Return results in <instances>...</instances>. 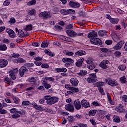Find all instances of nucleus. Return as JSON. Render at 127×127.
Listing matches in <instances>:
<instances>
[{
    "instance_id": "nucleus-49",
    "label": "nucleus",
    "mask_w": 127,
    "mask_h": 127,
    "mask_svg": "<svg viewBox=\"0 0 127 127\" xmlns=\"http://www.w3.org/2000/svg\"><path fill=\"white\" fill-rule=\"evenodd\" d=\"M26 66L28 68H32V67H34V64H33V63H28L27 64H26Z\"/></svg>"
},
{
    "instance_id": "nucleus-33",
    "label": "nucleus",
    "mask_w": 127,
    "mask_h": 127,
    "mask_svg": "<svg viewBox=\"0 0 127 127\" xmlns=\"http://www.w3.org/2000/svg\"><path fill=\"white\" fill-rule=\"evenodd\" d=\"M107 33V32L105 30H99L98 31V35L101 37H103V36H104V35H105Z\"/></svg>"
},
{
    "instance_id": "nucleus-30",
    "label": "nucleus",
    "mask_w": 127,
    "mask_h": 127,
    "mask_svg": "<svg viewBox=\"0 0 127 127\" xmlns=\"http://www.w3.org/2000/svg\"><path fill=\"white\" fill-rule=\"evenodd\" d=\"M105 85V82L98 81L95 83L96 87L97 88H102V86Z\"/></svg>"
},
{
    "instance_id": "nucleus-23",
    "label": "nucleus",
    "mask_w": 127,
    "mask_h": 127,
    "mask_svg": "<svg viewBox=\"0 0 127 127\" xmlns=\"http://www.w3.org/2000/svg\"><path fill=\"white\" fill-rule=\"evenodd\" d=\"M88 38L91 37H97L98 36V33L96 31L90 32L87 35Z\"/></svg>"
},
{
    "instance_id": "nucleus-44",
    "label": "nucleus",
    "mask_w": 127,
    "mask_h": 127,
    "mask_svg": "<svg viewBox=\"0 0 127 127\" xmlns=\"http://www.w3.org/2000/svg\"><path fill=\"white\" fill-rule=\"evenodd\" d=\"M87 68L89 70H94L96 68V65H95L94 64H90L89 65H87Z\"/></svg>"
},
{
    "instance_id": "nucleus-14",
    "label": "nucleus",
    "mask_w": 127,
    "mask_h": 127,
    "mask_svg": "<svg viewBox=\"0 0 127 127\" xmlns=\"http://www.w3.org/2000/svg\"><path fill=\"white\" fill-rule=\"evenodd\" d=\"M6 32L9 34L11 38H15L16 34L13 30L10 28H7L6 29Z\"/></svg>"
},
{
    "instance_id": "nucleus-38",
    "label": "nucleus",
    "mask_w": 127,
    "mask_h": 127,
    "mask_svg": "<svg viewBox=\"0 0 127 127\" xmlns=\"http://www.w3.org/2000/svg\"><path fill=\"white\" fill-rule=\"evenodd\" d=\"M44 52H45V53H46V54H47V55H49V56H51L52 57H53V56H54V54H52V53L51 52H50L49 51H48L47 49L44 50Z\"/></svg>"
},
{
    "instance_id": "nucleus-31",
    "label": "nucleus",
    "mask_w": 127,
    "mask_h": 127,
    "mask_svg": "<svg viewBox=\"0 0 127 127\" xmlns=\"http://www.w3.org/2000/svg\"><path fill=\"white\" fill-rule=\"evenodd\" d=\"M10 112L11 114H15V113H18V114H20V115L22 114V113H21V111H18V110H17V109L16 108H11L10 110Z\"/></svg>"
},
{
    "instance_id": "nucleus-46",
    "label": "nucleus",
    "mask_w": 127,
    "mask_h": 127,
    "mask_svg": "<svg viewBox=\"0 0 127 127\" xmlns=\"http://www.w3.org/2000/svg\"><path fill=\"white\" fill-rule=\"evenodd\" d=\"M9 22L11 24H14V23L16 22V20H15L14 17H12L10 18Z\"/></svg>"
},
{
    "instance_id": "nucleus-36",
    "label": "nucleus",
    "mask_w": 127,
    "mask_h": 127,
    "mask_svg": "<svg viewBox=\"0 0 127 127\" xmlns=\"http://www.w3.org/2000/svg\"><path fill=\"white\" fill-rule=\"evenodd\" d=\"M32 28H33V27L32 26V25L29 24L26 26L24 30L26 31H31L32 30Z\"/></svg>"
},
{
    "instance_id": "nucleus-34",
    "label": "nucleus",
    "mask_w": 127,
    "mask_h": 127,
    "mask_svg": "<svg viewBox=\"0 0 127 127\" xmlns=\"http://www.w3.org/2000/svg\"><path fill=\"white\" fill-rule=\"evenodd\" d=\"M49 44V42L43 41L42 44H41V47H42V48H45L48 47Z\"/></svg>"
},
{
    "instance_id": "nucleus-7",
    "label": "nucleus",
    "mask_w": 127,
    "mask_h": 127,
    "mask_svg": "<svg viewBox=\"0 0 127 127\" xmlns=\"http://www.w3.org/2000/svg\"><path fill=\"white\" fill-rule=\"evenodd\" d=\"M8 65V61L5 59H0V68H5Z\"/></svg>"
},
{
    "instance_id": "nucleus-53",
    "label": "nucleus",
    "mask_w": 127,
    "mask_h": 127,
    "mask_svg": "<svg viewBox=\"0 0 127 127\" xmlns=\"http://www.w3.org/2000/svg\"><path fill=\"white\" fill-rule=\"evenodd\" d=\"M11 56L12 57H14V58H18L19 56H20V55H19V53H13L11 54Z\"/></svg>"
},
{
    "instance_id": "nucleus-22",
    "label": "nucleus",
    "mask_w": 127,
    "mask_h": 127,
    "mask_svg": "<svg viewBox=\"0 0 127 127\" xmlns=\"http://www.w3.org/2000/svg\"><path fill=\"white\" fill-rule=\"evenodd\" d=\"M18 36L19 37H21V38H22L23 37H26L27 36H28V35H26L22 30L19 29L18 32Z\"/></svg>"
},
{
    "instance_id": "nucleus-32",
    "label": "nucleus",
    "mask_w": 127,
    "mask_h": 127,
    "mask_svg": "<svg viewBox=\"0 0 127 127\" xmlns=\"http://www.w3.org/2000/svg\"><path fill=\"white\" fill-rule=\"evenodd\" d=\"M32 105L33 106L36 110H38V111H41V110H42L41 106H38L35 102L32 103Z\"/></svg>"
},
{
    "instance_id": "nucleus-52",
    "label": "nucleus",
    "mask_w": 127,
    "mask_h": 127,
    "mask_svg": "<svg viewBox=\"0 0 127 127\" xmlns=\"http://www.w3.org/2000/svg\"><path fill=\"white\" fill-rule=\"evenodd\" d=\"M34 63L36 66H41L42 65V62L40 61H35Z\"/></svg>"
},
{
    "instance_id": "nucleus-8",
    "label": "nucleus",
    "mask_w": 127,
    "mask_h": 127,
    "mask_svg": "<svg viewBox=\"0 0 127 127\" xmlns=\"http://www.w3.org/2000/svg\"><path fill=\"white\" fill-rule=\"evenodd\" d=\"M65 109L66 111H68V112H70V113H74L75 111V108H74V105L72 104L69 103L66 104L65 106Z\"/></svg>"
},
{
    "instance_id": "nucleus-16",
    "label": "nucleus",
    "mask_w": 127,
    "mask_h": 127,
    "mask_svg": "<svg viewBox=\"0 0 127 127\" xmlns=\"http://www.w3.org/2000/svg\"><path fill=\"white\" fill-rule=\"evenodd\" d=\"M81 105L83 108H90L91 105H90V102L87 100L83 99L81 102Z\"/></svg>"
},
{
    "instance_id": "nucleus-9",
    "label": "nucleus",
    "mask_w": 127,
    "mask_h": 127,
    "mask_svg": "<svg viewBox=\"0 0 127 127\" xmlns=\"http://www.w3.org/2000/svg\"><path fill=\"white\" fill-rule=\"evenodd\" d=\"M69 5L72 8H79L81 6V4L77 2L70 1L69 3Z\"/></svg>"
},
{
    "instance_id": "nucleus-41",
    "label": "nucleus",
    "mask_w": 127,
    "mask_h": 127,
    "mask_svg": "<svg viewBox=\"0 0 127 127\" xmlns=\"http://www.w3.org/2000/svg\"><path fill=\"white\" fill-rule=\"evenodd\" d=\"M48 79L47 77H43L42 79V84L43 85L47 84Z\"/></svg>"
},
{
    "instance_id": "nucleus-50",
    "label": "nucleus",
    "mask_w": 127,
    "mask_h": 127,
    "mask_svg": "<svg viewBox=\"0 0 127 127\" xmlns=\"http://www.w3.org/2000/svg\"><path fill=\"white\" fill-rule=\"evenodd\" d=\"M28 4L29 5H35L36 4V0H32L31 1L28 2Z\"/></svg>"
},
{
    "instance_id": "nucleus-28",
    "label": "nucleus",
    "mask_w": 127,
    "mask_h": 127,
    "mask_svg": "<svg viewBox=\"0 0 127 127\" xmlns=\"http://www.w3.org/2000/svg\"><path fill=\"white\" fill-rule=\"evenodd\" d=\"M62 61L64 62V63H66V62H74V60L73 59L69 58H63Z\"/></svg>"
},
{
    "instance_id": "nucleus-35",
    "label": "nucleus",
    "mask_w": 127,
    "mask_h": 127,
    "mask_svg": "<svg viewBox=\"0 0 127 127\" xmlns=\"http://www.w3.org/2000/svg\"><path fill=\"white\" fill-rule=\"evenodd\" d=\"M87 72L86 70H80V72L79 73H77V75H78L79 76H86V75H87Z\"/></svg>"
},
{
    "instance_id": "nucleus-51",
    "label": "nucleus",
    "mask_w": 127,
    "mask_h": 127,
    "mask_svg": "<svg viewBox=\"0 0 127 127\" xmlns=\"http://www.w3.org/2000/svg\"><path fill=\"white\" fill-rule=\"evenodd\" d=\"M20 117V115L18 114V113H15L12 115V118L13 119H17V118H19Z\"/></svg>"
},
{
    "instance_id": "nucleus-21",
    "label": "nucleus",
    "mask_w": 127,
    "mask_h": 127,
    "mask_svg": "<svg viewBox=\"0 0 127 127\" xmlns=\"http://www.w3.org/2000/svg\"><path fill=\"white\" fill-rule=\"evenodd\" d=\"M87 52L84 50H79L75 53V55L77 56H83V55H86Z\"/></svg>"
},
{
    "instance_id": "nucleus-57",
    "label": "nucleus",
    "mask_w": 127,
    "mask_h": 127,
    "mask_svg": "<svg viewBox=\"0 0 127 127\" xmlns=\"http://www.w3.org/2000/svg\"><path fill=\"white\" fill-rule=\"evenodd\" d=\"M72 63H74V62H67L65 63V65L66 67H71L72 66V65H73Z\"/></svg>"
},
{
    "instance_id": "nucleus-17",
    "label": "nucleus",
    "mask_w": 127,
    "mask_h": 127,
    "mask_svg": "<svg viewBox=\"0 0 127 127\" xmlns=\"http://www.w3.org/2000/svg\"><path fill=\"white\" fill-rule=\"evenodd\" d=\"M70 82L73 87H77L79 84V80L76 78H73L70 80Z\"/></svg>"
},
{
    "instance_id": "nucleus-11",
    "label": "nucleus",
    "mask_w": 127,
    "mask_h": 127,
    "mask_svg": "<svg viewBox=\"0 0 127 127\" xmlns=\"http://www.w3.org/2000/svg\"><path fill=\"white\" fill-rule=\"evenodd\" d=\"M108 64H109V61L108 60H104L100 63L99 66L104 69H108V66L106 65Z\"/></svg>"
},
{
    "instance_id": "nucleus-25",
    "label": "nucleus",
    "mask_w": 127,
    "mask_h": 127,
    "mask_svg": "<svg viewBox=\"0 0 127 127\" xmlns=\"http://www.w3.org/2000/svg\"><path fill=\"white\" fill-rule=\"evenodd\" d=\"M112 120L114 123H121V119L118 115H114L112 118Z\"/></svg>"
},
{
    "instance_id": "nucleus-6",
    "label": "nucleus",
    "mask_w": 127,
    "mask_h": 127,
    "mask_svg": "<svg viewBox=\"0 0 127 127\" xmlns=\"http://www.w3.org/2000/svg\"><path fill=\"white\" fill-rule=\"evenodd\" d=\"M28 71V69L25 67V66H22L20 69L19 70V73L20 76L23 78L24 77V74H26V73H27V71Z\"/></svg>"
},
{
    "instance_id": "nucleus-58",
    "label": "nucleus",
    "mask_w": 127,
    "mask_h": 127,
    "mask_svg": "<svg viewBox=\"0 0 127 127\" xmlns=\"http://www.w3.org/2000/svg\"><path fill=\"white\" fill-rule=\"evenodd\" d=\"M32 46H34L35 47H38L40 45V44L37 42H34L32 43Z\"/></svg>"
},
{
    "instance_id": "nucleus-43",
    "label": "nucleus",
    "mask_w": 127,
    "mask_h": 127,
    "mask_svg": "<svg viewBox=\"0 0 127 127\" xmlns=\"http://www.w3.org/2000/svg\"><path fill=\"white\" fill-rule=\"evenodd\" d=\"M118 69L120 71H125V70H126V65H120L118 66Z\"/></svg>"
},
{
    "instance_id": "nucleus-20",
    "label": "nucleus",
    "mask_w": 127,
    "mask_h": 127,
    "mask_svg": "<svg viewBox=\"0 0 127 127\" xmlns=\"http://www.w3.org/2000/svg\"><path fill=\"white\" fill-rule=\"evenodd\" d=\"M55 71H56V72H57V73H66V72H67L68 70L65 67H63L62 68H56Z\"/></svg>"
},
{
    "instance_id": "nucleus-26",
    "label": "nucleus",
    "mask_w": 127,
    "mask_h": 127,
    "mask_svg": "<svg viewBox=\"0 0 127 127\" xmlns=\"http://www.w3.org/2000/svg\"><path fill=\"white\" fill-rule=\"evenodd\" d=\"M109 21L112 23V24H118V23H119V18H111Z\"/></svg>"
},
{
    "instance_id": "nucleus-1",
    "label": "nucleus",
    "mask_w": 127,
    "mask_h": 127,
    "mask_svg": "<svg viewBox=\"0 0 127 127\" xmlns=\"http://www.w3.org/2000/svg\"><path fill=\"white\" fill-rule=\"evenodd\" d=\"M44 99L46 100V103L49 105H54L59 101V98L56 96H45Z\"/></svg>"
},
{
    "instance_id": "nucleus-60",
    "label": "nucleus",
    "mask_w": 127,
    "mask_h": 127,
    "mask_svg": "<svg viewBox=\"0 0 127 127\" xmlns=\"http://www.w3.org/2000/svg\"><path fill=\"white\" fill-rule=\"evenodd\" d=\"M13 100L15 104H18V103H19V98H18V97H14L13 98Z\"/></svg>"
},
{
    "instance_id": "nucleus-48",
    "label": "nucleus",
    "mask_w": 127,
    "mask_h": 127,
    "mask_svg": "<svg viewBox=\"0 0 127 127\" xmlns=\"http://www.w3.org/2000/svg\"><path fill=\"white\" fill-rule=\"evenodd\" d=\"M10 4V1L9 0H6L3 3L4 6H8Z\"/></svg>"
},
{
    "instance_id": "nucleus-39",
    "label": "nucleus",
    "mask_w": 127,
    "mask_h": 127,
    "mask_svg": "<svg viewBox=\"0 0 127 127\" xmlns=\"http://www.w3.org/2000/svg\"><path fill=\"white\" fill-rule=\"evenodd\" d=\"M120 82L121 84H126V83H127L126 77L125 76L121 77L120 78Z\"/></svg>"
},
{
    "instance_id": "nucleus-42",
    "label": "nucleus",
    "mask_w": 127,
    "mask_h": 127,
    "mask_svg": "<svg viewBox=\"0 0 127 127\" xmlns=\"http://www.w3.org/2000/svg\"><path fill=\"white\" fill-rule=\"evenodd\" d=\"M27 81L30 83H35L36 82V80L34 77H30L28 79Z\"/></svg>"
},
{
    "instance_id": "nucleus-59",
    "label": "nucleus",
    "mask_w": 127,
    "mask_h": 127,
    "mask_svg": "<svg viewBox=\"0 0 127 127\" xmlns=\"http://www.w3.org/2000/svg\"><path fill=\"white\" fill-rule=\"evenodd\" d=\"M72 28H74V25L70 24L69 25H68L66 27V29H72Z\"/></svg>"
},
{
    "instance_id": "nucleus-63",
    "label": "nucleus",
    "mask_w": 127,
    "mask_h": 127,
    "mask_svg": "<svg viewBox=\"0 0 127 127\" xmlns=\"http://www.w3.org/2000/svg\"><path fill=\"white\" fill-rule=\"evenodd\" d=\"M114 55L116 56V57H120V56H121V52L119 51H116L114 53Z\"/></svg>"
},
{
    "instance_id": "nucleus-40",
    "label": "nucleus",
    "mask_w": 127,
    "mask_h": 127,
    "mask_svg": "<svg viewBox=\"0 0 127 127\" xmlns=\"http://www.w3.org/2000/svg\"><path fill=\"white\" fill-rule=\"evenodd\" d=\"M67 120L69 123H73L75 121V118H74V116H69Z\"/></svg>"
},
{
    "instance_id": "nucleus-56",
    "label": "nucleus",
    "mask_w": 127,
    "mask_h": 127,
    "mask_svg": "<svg viewBox=\"0 0 127 127\" xmlns=\"http://www.w3.org/2000/svg\"><path fill=\"white\" fill-rule=\"evenodd\" d=\"M35 9H33L32 10H30L29 11V15H31V16L32 15H34V13H35Z\"/></svg>"
},
{
    "instance_id": "nucleus-29",
    "label": "nucleus",
    "mask_w": 127,
    "mask_h": 127,
    "mask_svg": "<svg viewBox=\"0 0 127 127\" xmlns=\"http://www.w3.org/2000/svg\"><path fill=\"white\" fill-rule=\"evenodd\" d=\"M7 50V46L6 45L0 43V50L1 51H5V50Z\"/></svg>"
},
{
    "instance_id": "nucleus-2",
    "label": "nucleus",
    "mask_w": 127,
    "mask_h": 127,
    "mask_svg": "<svg viewBox=\"0 0 127 127\" xmlns=\"http://www.w3.org/2000/svg\"><path fill=\"white\" fill-rule=\"evenodd\" d=\"M105 82L107 85L109 86H111L112 87H117L118 86V82L115 79H112L111 78H106Z\"/></svg>"
},
{
    "instance_id": "nucleus-10",
    "label": "nucleus",
    "mask_w": 127,
    "mask_h": 127,
    "mask_svg": "<svg viewBox=\"0 0 127 127\" xmlns=\"http://www.w3.org/2000/svg\"><path fill=\"white\" fill-rule=\"evenodd\" d=\"M39 17H43L44 19H47V18H50L51 16H50V14L48 13V12H41L39 14Z\"/></svg>"
},
{
    "instance_id": "nucleus-55",
    "label": "nucleus",
    "mask_w": 127,
    "mask_h": 127,
    "mask_svg": "<svg viewBox=\"0 0 127 127\" xmlns=\"http://www.w3.org/2000/svg\"><path fill=\"white\" fill-rule=\"evenodd\" d=\"M0 114H1L2 115H5V114H7V110L1 109L0 110Z\"/></svg>"
},
{
    "instance_id": "nucleus-62",
    "label": "nucleus",
    "mask_w": 127,
    "mask_h": 127,
    "mask_svg": "<svg viewBox=\"0 0 127 127\" xmlns=\"http://www.w3.org/2000/svg\"><path fill=\"white\" fill-rule=\"evenodd\" d=\"M79 127H88V125L84 123H79L78 124Z\"/></svg>"
},
{
    "instance_id": "nucleus-15",
    "label": "nucleus",
    "mask_w": 127,
    "mask_h": 127,
    "mask_svg": "<svg viewBox=\"0 0 127 127\" xmlns=\"http://www.w3.org/2000/svg\"><path fill=\"white\" fill-rule=\"evenodd\" d=\"M115 111L119 113H123V112H125V108L122 104H119L117 107L115 108Z\"/></svg>"
},
{
    "instance_id": "nucleus-54",
    "label": "nucleus",
    "mask_w": 127,
    "mask_h": 127,
    "mask_svg": "<svg viewBox=\"0 0 127 127\" xmlns=\"http://www.w3.org/2000/svg\"><path fill=\"white\" fill-rule=\"evenodd\" d=\"M98 90L99 92V93H101L102 95H105V92H104V89L102 87L98 88Z\"/></svg>"
},
{
    "instance_id": "nucleus-45",
    "label": "nucleus",
    "mask_w": 127,
    "mask_h": 127,
    "mask_svg": "<svg viewBox=\"0 0 127 127\" xmlns=\"http://www.w3.org/2000/svg\"><path fill=\"white\" fill-rule=\"evenodd\" d=\"M41 67L44 69H47L48 68H49V64L46 63L42 64Z\"/></svg>"
},
{
    "instance_id": "nucleus-19",
    "label": "nucleus",
    "mask_w": 127,
    "mask_h": 127,
    "mask_svg": "<svg viewBox=\"0 0 127 127\" xmlns=\"http://www.w3.org/2000/svg\"><path fill=\"white\" fill-rule=\"evenodd\" d=\"M83 62H84V58L81 57L77 61V62L75 63V65L77 67H82Z\"/></svg>"
},
{
    "instance_id": "nucleus-13",
    "label": "nucleus",
    "mask_w": 127,
    "mask_h": 127,
    "mask_svg": "<svg viewBox=\"0 0 127 127\" xmlns=\"http://www.w3.org/2000/svg\"><path fill=\"white\" fill-rule=\"evenodd\" d=\"M124 43H125V41H120L116 45H115L113 47V49L114 50H119V49H121L123 45H124Z\"/></svg>"
},
{
    "instance_id": "nucleus-12",
    "label": "nucleus",
    "mask_w": 127,
    "mask_h": 127,
    "mask_svg": "<svg viewBox=\"0 0 127 127\" xmlns=\"http://www.w3.org/2000/svg\"><path fill=\"white\" fill-rule=\"evenodd\" d=\"M74 105L75 109H76L77 111L81 110L82 108V105H81V102H80L79 99L75 100L74 102Z\"/></svg>"
},
{
    "instance_id": "nucleus-24",
    "label": "nucleus",
    "mask_w": 127,
    "mask_h": 127,
    "mask_svg": "<svg viewBox=\"0 0 127 127\" xmlns=\"http://www.w3.org/2000/svg\"><path fill=\"white\" fill-rule=\"evenodd\" d=\"M60 38L62 40L67 41V42H71V41H72V39L64 35L60 36Z\"/></svg>"
},
{
    "instance_id": "nucleus-61",
    "label": "nucleus",
    "mask_w": 127,
    "mask_h": 127,
    "mask_svg": "<svg viewBox=\"0 0 127 127\" xmlns=\"http://www.w3.org/2000/svg\"><path fill=\"white\" fill-rule=\"evenodd\" d=\"M61 115H62V116H69L70 113L67 112L62 111L61 112Z\"/></svg>"
},
{
    "instance_id": "nucleus-64",
    "label": "nucleus",
    "mask_w": 127,
    "mask_h": 127,
    "mask_svg": "<svg viewBox=\"0 0 127 127\" xmlns=\"http://www.w3.org/2000/svg\"><path fill=\"white\" fill-rule=\"evenodd\" d=\"M122 100L124 101V102H125V103H127V96L126 95H124L122 96Z\"/></svg>"
},
{
    "instance_id": "nucleus-47",
    "label": "nucleus",
    "mask_w": 127,
    "mask_h": 127,
    "mask_svg": "<svg viewBox=\"0 0 127 127\" xmlns=\"http://www.w3.org/2000/svg\"><path fill=\"white\" fill-rule=\"evenodd\" d=\"M23 106H29L30 105V101H23L22 103Z\"/></svg>"
},
{
    "instance_id": "nucleus-3",
    "label": "nucleus",
    "mask_w": 127,
    "mask_h": 127,
    "mask_svg": "<svg viewBox=\"0 0 127 127\" xmlns=\"http://www.w3.org/2000/svg\"><path fill=\"white\" fill-rule=\"evenodd\" d=\"M60 13L64 15H68V14H76V11L73 9H61Z\"/></svg>"
},
{
    "instance_id": "nucleus-5",
    "label": "nucleus",
    "mask_w": 127,
    "mask_h": 127,
    "mask_svg": "<svg viewBox=\"0 0 127 127\" xmlns=\"http://www.w3.org/2000/svg\"><path fill=\"white\" fill-rule=\"evenodd\" d=\"M96 77V73L90 74L89 76L87 79L88 83H95V82H97Z\"/></svg>"
},
{
    "instance_id": "nucleus-4",
    "label": "nucleus",
    "mask_w": 127,
    "mask_h": 127,
    "mask_svg": "<svg viewBox=\"0 0 127 127\" xmlns=\"http://www.w3.org/2000/svg\"><path fill=\"white\" fill-rule=\"evenodd\" d=\"M91 43L92 44H94V45H102L103 42L101 39L98 38H91L90 39Z\"/></svg>"
},
{
    "instance_id": "nucleus-37",
    "label": "nucleus",
    "mask_w": 127,
    "mask_h": 127,
    "mask_svg": "<svg viewBox=\"0 0 127 127\" xmlns=\"http://www.w3.org/2000/svg\"><path fill=\"white\" fill-rule=\"evenodd\" d=\"M70 91H72V92L74 94L75 93H78L79 92V91H80V90H79V88H78L72 87L70 88Z\"/></svg>"
},
{
    "instance_id": "nucleus-27",
    "label": "nucleus",
    "mask_w": 127,
    "mask_h": 127,
    "mask_svg": "<svg viewBox=\"0 0 127 127\" xmlns=\"http://www.w3.org/2000/svg\"><path fill=\"white\" fill-rule=\"evenodd\" d=\"M97 113V110L96 109H91L88 113V115L90 117H94V116L96 115Z\"/></svg>"
},
{
    "instance_id": "nucleus-18",
    "label": "nucleus",
    "mask_w": 127,
    "mask_h": 127,
    "mask_svg": "<svg viewBox=\"0 0 127 127\" xmlns=\"http://www.w3.org/2000/svg\"><path fill=\"white\" fill-rule=\"evenodd\" d=\"M66 33L69 36H71V37H76L77 35V33L73 30H67Z\"/></svg>"
}]
</instances>
